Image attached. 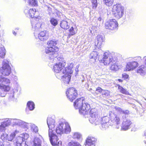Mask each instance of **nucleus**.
<instances>
[{"label": "nucleus", "instance_id": "nucleus-1", "mask_svg": "<svg viewBox=\"0 0 146 146\" xmlns=\"http://www.w3.org/2000/svg\"><path fill=\"white\" fill-rule=\"evenodd\" d=\"M47 123L49 128L48 136L51 144L54 146H63L62 145V141L54 133L55 123L54 119L51 117H48Z\"/></svg>", "mask_w": 146, "mask_h": 146}, {"label": "nucleus", "instance_id": "nucleus-2", "mask_svg": "<svg viewBox=\"0 0 146 146\" xmlns=\"http://www.w3.org/2000/svg\"><path fill=\"white\" fill-rule=\"evenodd\" d=\"M74 105L76 109H79L80 113L84 115L88 114L90 108V104L85 103L84 98L83 97L77 99Z\"/></svg>", "mask_w": 146, "mask_h": 146}, {"label": "nucleus", "instance_id": "nucleus-3", "mask_svg": "<svg viewBox=\"0 0 146 146\" xmlns=\"http://www.w3.org/2000/svg\"><path fill=\"white\" fill-rule=\"evenodd\" d=\"M58 50V48L56 46L47 47L45 48L46 53L51 55L49 58L50 60V62H53L57 60H62V58H60L57 56L56 53Z\"/></svg>", "mask_w": 146, "mask_h": 146}, {"label": "nucleus", "instance_id": "nucleus-4", "mask_svg": "<svg viewBox=\"0 0 146 146\" xmlns=\"http://www.w3.org/2000/svg\"><path fill=\"white\" fill-rule=\"evenodd\" d=\"M73 64L72 63H70L68 64L67 67L68 70H66V72L64 74H61L58 76V74L56 76L58 78H61L62 81L65 84H68L70 81L71 75L73 72L72 70Z\"/></svg>", "mask_w": 146, "mask_h": 146}, {"label": "nucleus", "instance_id": "nucleus-5", "mask_svg": "<svg viewBox=\"0 0 146 146\" xmlns=\"http://www.w3.org/2000/svg\"><path fill=\"white\" fill-rule=\"evenodd\" d=\"M71 131L70 125L68 123H64L61 122L56 127L55 131L58 134L60 135L64 133L67 134Z\"/></svg>", "mask_w": 146, "mask_h": 146}, {"label": "nucleus", "instance_id": "nucleus-6", "mask_svg": "<svg viewBox=\"0 0 146 146\" xmlns=\"http://www.w3.org/2000/svg\"><path fill=\"white\" fill-rule=\"evenodd\" d=\"M66 65L65 62H60L56 64L53 67V70L56 73L55 75L58 74L59 76L61 74H64L68 70L67 67L64 68Z\"/></svg>", "mask_w": 146, "mask_h": 146}, {"label": "nucleus", "instance_id": "nucleus-7", "mask_svg": "<svg viewBox=\"0 0 146 146\" xmlns=\"http://www.w3.org/2000/svg\"><path fill=\"white\" fill-rule=\"evenodd\" d=\"M115 110L120 113H123L124 115L123 116V126L122 127L121 129L122 130L125 131L127 130L128 129V114L127 110H122L119 107H115Z\"/></svg>", "mask_w": 146, "mask_h": 146}, {"label": "nucleus", "instance_id": "nucleus-8", "mask_svg": "<svg viewBox=\"0 0 146 146\" xmlns=\"http://www.w3.org/2000/svg\"><path fill=\"white\" fill-rule=\"evenodd\" d=\"M97 110L95 108L92 109L89 111L90 118L89 121L92 123L98 125L100 123L99 120Z\"/></svg>", "mask_w": 146, "mask_h": 146}, {"label": "nucleus", "instance_id": "nucleus-9", "mask_svg": "<svg viewBox=\"0 0 146 146\" xmlns=\"http://www.w3.org/2000/svg\"><path fill=\"white\" fill-rule=\"evenodd\" d=\"M1 72L4 76H8L11 72V69L9 64V61L4 59L3 61Z\"/></svg>", "mask_w": 146, "mask_h": 146}, {"label": "nucleus", "instance_id": "nucleus-10", "mask_svg": "<svg viewBox=\"0 0 146 146\" xmlns=\"http://www.w3.org/2000/svg\"><path fill=\"white\" fill-rule=\"evenodd\" d=\"M40 20L38 18H35L31 21V23L32 28L34 29V36L37 35V32L40 30L41 29V24L40 21Z\"/></svg>", "mask_w": 146, "mask_h": 146}, {"label": "nucleus", "instance_id": "nucleus-11", "mask_svg": "<svg viewBox=\"0 0 146 146\" xmlns=\"http://www.w3.org/2000/svg\"><path fill=\"white\" fill-rule=\"evenodd\" d=\"M118 24L115 19H111L107 21L105 23V28L106 29L116 31L117 30Z\"/></svg>", "mask_w": 146, "mask_h": 146}, {"label": "nucleus", "instance_id": "nucleus-12", "mask_svg": "<svg viewBox=\"0 0 146 146\" xmlns=\"http://www.w3.org/2000/svg\"><path fill=\"white\" fill-rule=\"evenodd\" d=\"M100 61L104 65H107L112 63H115V60L113 59L111 54L108 52L104 53L103 58L100 60Z\"/></svg>", "mask_w": 146, "mask_h": 146}, {"label": "nucleus", "instance_id": "nucleus-13", "mask_svg": "<svg viewBox=\"0 0 146 146\" xmlns=\"http://www.w3.org/2000/svg\"><path fill=\"white\" fill-rule=\"evenodd\" d=\"M113 12L115 17L119 19L121 18L123 14V11L120 5L116 4L113 6L112 9Z\"/></svg>", "mask_w": 146, "mask_h": 146}, {"label": "nucleus", "instance_id": "nucleus-14", "mask_svg": "<svg viewBox=\"0 0 146 146\" xmlns=\"http://www.w3.org/2000/svg\"><path fill=\"white\" fill-rule=\"evenodd\" d=\"M66 94L67 98L70 100L72 102L75 99L77 95V91L74 88H68L66 92Z\"/></svg>", "mask_w": 146, "mask_h": 146}, {"label": "nucleus", "instance_id": "nucleus-15", "mask_svg": "<svg viewBox=\"0 0 146 146\" xmlns=\"http://www.w3.org/2000/svg\"><path fill=\"white\" fill-rule=\"evenodd\" d=\"M97 139L92 137H88L86 140V143L83 146H96Z\"/></svg>", "mask_w": 146, "mask_h": 146}, {"label": "nucleus", "instance_id": "nucleus-16", "mask_svg": "<svg viewBox=\"0 0 146 146\" xmlns=\"http://www.w3.org/2000/svg\"><path fill=\"white\" fill-rule=\"evenodd\" d=\"M10 87L9 85H1L0 84V96L4 97L6 94V92H9L10 89Z\"/></svg>", "mask_w": 146, "mask_h": 146}, {"label": "nucleus", "instance_id": "nucleus-17", "mask_svg": "<svg viewBox=\"0 0 146 146\" xmlns=\"http://www.w3.org/2000/svg\"><path fill=\"white\" fill-rule=\"evenodd\" d=\"M38 32L39 31L37 32V35L35 36L36 38H37L36 36L37 35V38L42 41H45L48 38L49 36L48 33L46 31H42L39 33H38Z\"/></svg>", "mask_w": 146, "mask_h": 146}, {"label": "nucleus", "instance_id": "nucleus-18", "mask_svg": "<svg viewBox=\"0 0 146 146\" xmlns=\"http://www.w3.org/2000/svg\"><path fill=\"white\" fill-rule=\"evenodd\" d=\"M11 124L13 125H18L22 127H27V124H28L20 120L16 119H12Z\"/></svg>", "mask_w": 146, "mask_h": 146}, {"label": "nucleus", "instance_id": "nucleus-19", "mask_svg": "<svg viewBox=\"0 0 146 146\" xmlns=\"http://www.w3.org/2000/svg\"><path fill=\"white\" fill-rule=\"evenodd\" d=\"M24 12L27 17L31 18H36L34 16L35 13L36 12L35 9H31L29 11L28 9H26L25 10Z\"/></svg>", "mask_w": 146, "mask_h": 146}, {"label": "nucleus", "instance_id": "nucleus-20", "mask_svg": "<svg viewBox=\"0 0 146 146\" xmlns=\"http://www.w3.org/2000/svg\"><path fill=\"white\" fill-rule=\"evenodd\" d=\"M10 83V80L0 75V84L1 85H9Z\"/></svg>", "mask_w": 146, "mask_h": 146}, {"label": "nucleus", "instance_id": "nucleus-21", "mask_svg": "<svg viewBox=\"0 0 146 146\" xmlns=\"http://www.w3.org/2000/svg\"><path fill=\"white\" fill-rule=\"evenodd\" d=\"M138 66V63L135 61L128 62V71H131L135 69Z\"/></svg>", "mask_w": 146, "mask_h": 146}, {"label": "nucleus", "instance_id": "nucleus-22", "mask_svg": "<svg viewBox=\"0 0 146 146\" xmlns=\"http://www.w3.org/2000/svg\"><path fill=\"white\" fill-rule=\"evenodd\" d=\"M42 139V137L40 135L38 137H35L34 140L33 146H41Z\"/></svg>", "mask_w": 146, "mask_h": 146}, {"label": "nucleus", "instance_id": "nucleus-23", "mask_svg": "<svg viewBox=\"0 0 146 146\" xmlns=\"http://www.w3.org/2000/svg\"><path fill=\"white\" fill-rule=\"evenodd\" d=\"M97 40L98 43L96 46L98 48H100L104 41V38L102 35H98L97 36Z\"/></svg>", "mask_w": 146, "mask_h": 146}, {"label": "nucleus", "instance_id": "nucleus-24", "mask_svg": "<svg viewBox=\"0 0 146 146\" xmlns=\"http://www.w3.org/2000/svg\"><path fill=\"white\" fill-rule=\"evenodd\" d=\"M61 27L64 30H67L69 28L70 24L67 21H62L60 23Z\"/></svg>", "mask_w": 146, "mask_h": 146}, {"label": "nucleus", "instance_id": "nucleus-25", "mask_svg": "<svg viewBox=\"0 0 146 146\" xmlns=\"http://www.w3.org/2000/svg\"><path fill=\"white\" fill-rule=\"evenodd\" d=\"M35 105L33 102L31 101L28 102L27 104V108L26 109V112L27 111L28 109L30 111L33 110L35 108Z\"/></svg>", "mask_w": 146, "mask_h": 146}, {"label": "nucleus", "instance_id": "nucleus-26", "mask_svg": "<svg viewBox=\"0 0 146 146\" xmlns=\"http://www.w3.org/2000/svg\"><path fill=\"white\" fill-rule=\"evenodd\" d=\"M144 67L143 65H141L138 68L137 70V73H139L141 75L145 74L146 73V70Z\"/></svg>", "mask_w": 146, "mask_h": 146}, {"label": "nucleus", "instance_id": "nucleus-27", "mask_svg": "<svg viewBox=\"0 0 146 146\" xmlns=\"http://www.w3.org/2000/svg\"><path fill=\"white\" fill-rule=\"evenodd\" d=\"M19 133V131L15 130L14 132L12 133L10 135L8 136V141H11L14 139L16 135Z\"/></svg>", "mask_w": 146, "mask_h": 146}, {"label": "nucleus", "instance_id": "nucleus-28", "mask_svg": "<svg viewBox=\"0 0 146 146\" xmlns=\"http://www.w3.org/2000/svg\"><path fill=\"white\" fill-rule=\"evenodd\" d=\"M99 56L98 52L96 51H93L90 54L89 57L90 58H93L95 60Z\"/></svg>", "mask_w": 146, "mask_h": 146}, {"label": "nucleus", "instance_id": "nucleus-29", "mask_svg": "<svg viewBox=\"0 0 146 146\" xmlns=\"http://www.w3.org/2000/svg\"><path fill=\"white\" fill-rule=\"evenodd\" d=\"M57 43V41L55 40H52L49 41L47 43V45L49 47H53L55 46Z\"/></svg>", "mask_w": 146, "mask_h": 146}, {"label": "nucleus", "instance_id": "nucleus-30", "mask_svg": "<svg viewBox=\"0 0 146 146\" xmlns=\"http://www.w3.org/2000/svg\"><path fill=\"white\" fill-rule=\"evenodd\" d=\"M5 54V50L3 46L0 47V57L3 58Z\"/></svg>", "mask_w": 146, "mask_h": 146}, {"label": "nucleus", "instance_id": "nucleus-31", "mask_svg": "<svg viewBox=\"0 0 146 146\" xmlns=\"http://www.w3.org/2000/svg\"><path fill=\"white\" fill-rule=\"evenodd\" d=\"M77 29L76 28H74L72 27L69 30L70 34L71 35H75L77 32Z\"/></svg>", "mask_w": 146, "mask_h": 146}, {"label": "nucleus", "instance_id": "nucleus-32", "mask_svg": "<svg viewBox=\"0 0 146 146\" xmlns=\"http://www.w3.org/2000/svg\"><path fill=\"white\" fill-rule=\"evenodd\" d=\"M104 3L107 6L110 7L111 6L113 3V0H103Z\"/></svg>", "mask_w": 146, "mask_h": 146}, {"label": "nucleus", "instance_id": "nucleus-33", "mask_svg": "<svg viewBox=\"0 0 146 146\" xmlns=\"http://www.w3.org/2000/svg\"><path fill=\"white\" fill-rule=\"evenodd\" d=\"M30 125L32 131L35 133L38 132V128L37 126L34 124L32 123H30Z\"/></svg>", "mask_w": 146, "mask_h": 146}, {"label": "nucleus", "instance_id": "nucleus-34", "mask_svg": "<svg viewBox=\"0 0 146 146\" xmlns=\"http://www.w3.org/2000/svg\"><path fill=\"white\" fill-rule=\"evenodd\" d=\"M101 120L100 121L101 123H107L109 124V118L108 117L106 116L103 117L101 118Z\"/></svg>", "mask_w": 146, "mask_h": 146}, {"label": "nucleus", "instance_id": "nucleus-35", "mask_svg": "<svg viewBox=\"0 0 146 146\" xmlns=\"http://www.w3.org/2000/svg\"><path fill=\"white\" fill-rule=\"evenodd\" d=\"M128 129L131 128V131H135L136 130V128L135 127V125L132 123L131 121H128Z\"/></svg>", "mask_w": 146, "mask_h": 146}, {"label": "nucleus", "instance_id": "nucleus-36", "mask_svg": "<svg viewBox=\"0 0 146 146\" xmlns=\"http://www.w3.org/2000/svg\"><path fill=\"white\" fill-rule=\"evenodd\" d=\"M28 3L30 5L35 6L37 5V0H28Z\"/></svg>", "mask_w": 146, "mask_h": 146}, {"label": "nucleus", "instance_id": "nucleus-37", "mask_svg": "<svg viewBox=\"0 0 146 146\" xmlns=\"http://www.w3.org/2000/svg\"><path fill=\"white\" fill-rule=\"evenodd\" d=\"M116 62L115 61V64L112 63L110 64L111 65L110 68L111 69V70H117L119 69V67L117 64H116Z\"/></svg>", "mask_w": 146, "mask_h": 146}, {"label": "nucleus", "instance_id": "nucleus-38", "mask_svg": "<svg viewBox=\"0 0 146 146\" xmlns=\"http://www.w3.org/2000/svg\"><path fill=\"white\" fill-rule=\"evenodd\" d=\"M8 135L5 133H3L1 135V138L3 141H8Z\"/></svg>", "mask_w": 146, "mask_h": 146}, {"label": "nucleus", "instance_id": "nucleus-39", "mask_svg": "<svg viewBox=\"0 0 146 146\" xmlns=\"http://www.w3.org/2000/svg\"><path fill=\"white\" fill-rule=\"evenodd\" d=\"M91 1L92 8L94 9H95L98 5L97 0H91Z\"/></svg>", "mask_w": 146, "mask_h": 146}, {"label": "nucleus", "instance_id": "nucleus-40", "mask_svg": "<svg viewBox=\"0 0 146 146\" xmlns=\"http://www.w3.org/2000/svg\"><path fill=\"white\" fill-rule=\"evenodd\" d=\"M23 141H24L23 140V138L21 137L20 135L17 137L14 142L15 143H22Z\"/></svg>", "mask_w": 146, "mask_h": 146}, {"label": "nucleus", "instance_id": "nucleus-41", "mask_svg": "<svg viewBox=\"0 0 146 146\" xmlns=\"http://www.w3.org/2000/svg\"><path fill=\"white\" fill-rule=\"evenodd\" d=\"M67 146H81V145L78 142H71L68 143Z\"/></svg>", "mask_w": 146, "mask_h": 146}, {"label": "nucleus", "instance_id": "nucleus-42", "mask_svg": "<svg viewBox=\"0 0 146 146\" xmlns=\"http://www.w3.org/2000/svg\"><path fill=\"white\" fill-rule=\"evenodd\" d=\"M20 136L23 139L24 141L26 139H28L29 137V134L27 133H23V134H21Z\"/></svg>", "mask_w": 146, "mask_h": 146}, {"label": "nucleus", "instance_id": "nucleus-43", "mask_svg": "<svg viewBox=\"0 0 146 146\" xmlns=\"http://www.w3.org/2000/svg\"><path fill=\"white\" fill-rule=\"evenodd\" d=\"M81 137V135L78 133H75L73 137L75 139H80Z\"/></svg>", "mask_w": 146, "mask_h": 146}, {"label": "nucleus", "instance_id": "nucleus-44", "mask_svg": "<svg viewBox=\"0 0 146 146\" xmlns=\"http://www.w3.org/2000/svg\"><path fill=\"white\" fill-rule=\"evenodd\" d=\"M50 22L51 24L54 26H55L57 24V21L54 18L51 19Z\"/></svg>", "mask_w": 146, "mask_h": 146}, {"label": "nucleus", "instance_id": "nucleus-45", "mask_svg": "<svg viewBox=\"0 0 146 146\" xmlns=\"http://www.w3.org/2000/svg\"><path fill=\"white\" fill-rule=\"evenodd\" d=\"M118 90L120 92L124 94L125 93L126 90L125 89L119 85H118Z\"/></svg>", "mask_w": 146, "mask_h": 146}, {"label": "nucleus", "instance_id": "nucleus-46", "mask_svg": "<svg viewBox=\"0 0 146 146\" xmlns=\"http://www.w3.org/2000/svg\"><path fill=\"white\" fill-rule=\"evenodd\" d=\"M102 93V95L104 96H108L109 95V92L107 90H103Z\"/></svg>", "mask_w": 146, "mask_h": 146}, {"label": "nucleus", "instance_id": "nucleus-47", "mask_svg": "<svg viewBox=\"0 0 146 146\" xmlns=\"http://www.w3.org/2000/svg\"><path fill=\"white\" fill-rule=\"evenodd\" d=\"M101 123V128L102 129H104L108 127L109 124L107 123Z\"/></svg>", "mask_w": 146, "mask_h": 146}, {"label": "nucleus", "instance_id": "nucleus-48", "mask_svg": "<svg viewBox=\"0 0 146 146\" xmlns=\"http://www.w3.org/2000/svg\"><path fill=\"white\" fill-rule=\"evenodd\" d=\"M114 120L117 125L120 124V119L119 117L116 116L114 119Z\"/></svg>", "mask_w": 146, "mask_h": 146}, {"label": "nucleus", "instance_id": "nucleus-49", "mask_svg": "<svg viewBox=\"0 0 146 146\" xmlns=\"http://www.w3.org/2000/svg\"><path fill=\"white\" fill-rule=\"evenodd\" d=\"M14 92H12L10 94L9 96V99H10L12 100H13L14 96Z\"/></svg>", "mask_w": 146, "mask_h": 146}, {"label": "nucleus", "instance_id": "nucleus-50", "mask_svg": "<svg viewBox=\"0 0 146 146\" xmlns=\"http://www.w3.org/2000/svg\"><path fill=\"white\" fill-rule=\"evenodd\" d=\"M134 60L137 61L136 62H139L142 59L141 57L139 56L134 58Z\"/></svg>", "mask_w": 146, "mask_h": 146}, {"label": "nucleus", "instance_id": "nucleus-51", "mask_svg": "<svg viewBox=\"0 0 146 146\" xmlns=\"http://www.w3.org/2000/svg\"><path fill=\"white\" fill-rule=\"evenodd\" d=\"M103 90H102V89L100 87H98L97 88L96 91L100 93H102Z\"/></svg>", "mask_w": 146, "mask_h": 146}, {"label": "nucleus", "instance_id": "nucleus-52", "mask_svg": "<svg viewBox=\"0 0 146 146\" xmlns=\"http://www.w3.org/2000/svg\"><path fill=\"white\" fill-rule=\"evenodd\" d=\"M122 77L124 79H127L128 78V75L125 73H124L122 74Z\"/></svg>", "mask_w": 146, "mask_h": 146}, {"label": "nucleus", "instance_id": "nucleus-53", "mask_svg": "<svg viewBox=\"0 0 146 146\" xmlns=\"http://www.w3.org/2000/svg\"><path fill=\"white\" fill-rule=\"evenodd\" d=\"M103 16L101 15L98 18V20L100 21H101L103 19Z\"/></svg>", "mask_w": 146, "mask_h": 146}, {"label": "nucleus", "instance_id": "nucleus-54", "mask_svg": "<svg viewBox=\"0 0 146 146\" xmlns=\"http://www.w3.org/2000/svg\"><path fill=\"white\" fill-rule=\"evenodd\" d=\"M16 146H22V143H15Z\"/></svg>", "mask_w": 146, "mask_h": 146}, {"label": "nucleus", "instance_id": "nucleus-55", "mask_svg": "<svg viewBox=\"0 0 146 146\" xmlns=\"http://www.w3.org/2000/svg\"><path fill=\"white\" fill-rule=\"evenodd\" d=\"M143 60H144V63L146 66V56L144 57Z\"/></svg>", "mask_w": 146, "mask_h": 146}, {"label": "nucleus", "instance_id": "nucleus-56", "mask_svg": "<svg viewBox=\"0 0 146 146\" xmlns=\"http://www.w3.org/2000/svg\"><path fill=\"white\" fill-rule=\"evenodd\" d=\"M0 146H4L3 143L2 142H0Z\"/></svg>", "mask_w": 146, "mask_h": 146}, {"label": "nucleus", "instance_id": "nucleus-57", "mask_svg": "<svg viewBox=\"0 0 146 146\" xmlns=\"http://www.w3.org/2000/svg\"><path fill=\"white\" fill-rule=\"evenodd\" d=\"M128 66V63H127L126 64V68H125L124 70V71H127V66Z\"/></svg>", "mask_w": 146, "mask_h": 146}, {"label": "nucleus", "instance_id": "nucleus-58", "mask_svg": "<svg viewBox=\"0 0 146 146\" xmlns=\"http://www.w3.org/2000/svg\"><path fill=\"white\" fill-rule=\"evenodd\" d=\"M117 80L119 81V82H122V80H121V79H119Z\"/></svg>", "mask_w": 146, "mask_h": 146}, {"label": "nucleus", "instance_id": "nucleus-59", "mask_svg": "<svg viewBox=\"0 0 146 146\" xmlns=\"http://www.w3.org/2000/svg\"><path fill=\"white\" fill-rule=\"evenodd\" d=\"M13 34L14 35H16V33L15 31H13Z\"/></svg>", "mask_w": 146, "mask_h": 146}, {"label": "nucleus", "instance_id": "nucleus-60", "mask_svg": "<svg viewBox=\"0 0 146 146\" xmlns=\"http://www.w3.org/2000/svg\"><path fill=\"white\" fill-rule=\"evenodd\" d=\"M47 7L48 8L49 10H51V8L48 7V6H47Z\"/></svg>", "mask_w": 146, "mask_h": 146}, {"label": "nucleus", "instance_id": "nucleus-61", "mask_svg": "<svg viewBox=\"0 0 146 146\" xmlns=\"http://www.w3.org/2000/svg\"><path fill=\"white\" fill-rule=\"evenodd\" d=\"M144 135H146V130L145 132Z\"/></svg>", "mask_w": 146, "mask_h": 146}, {"label": "nucleus", "instance_id": "nucleus-62", "mask_svg": "<svg viewBox=\"0 0 146 146\" xmlns=\"http://www.w3.org/2000/svg\"><path fill=\"white\" fill-rule=\"evenodd\" d=\"M3 119H0V122H1L2 121Z\"/></svg>", "mask_w": 146, "mask_h": 146}, {"label": "nucleus", "instance_id": "nucleus-63", "mask_svg": "<svg viewBox=\"0 0 146 146\" xmlns=\"http://www.w3.org/2000/svg\"><path fill=\"white\" fill-rule=\"evenodd\" d=\"M117 129H118V128H119V126H117Z\"/></svg>", "mask_w": 146, "mask_h": 146}, {"label": "nucleus", "instance_id": "nucleus-64", "mask_svg": "<svg viewBox=\"0 0 146 146\" xmlns=\"http://www.w3.org/2000/svg\"><path fill=\"white\" fill-rule=\"evenodd\" d=\"M17 76H15V79H17Z\"/></svg>", "mask_w": 146, "mask_h": 146}]
</instances>
